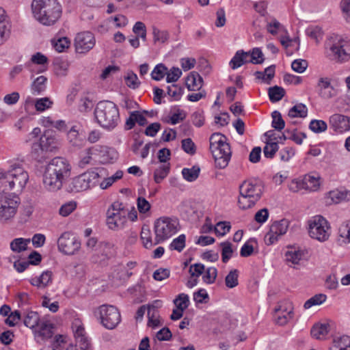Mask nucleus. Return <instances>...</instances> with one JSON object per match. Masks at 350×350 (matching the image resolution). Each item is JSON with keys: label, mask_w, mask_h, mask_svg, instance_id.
<instances>
[{"label": "nucleus", "mask_w": 350, "mask_h": 350, "mask_svg": "<svg viewBox=\"0 0 350 350\" xmlns=\"http://www.w3.org/2000/svg\"><path fill=\"white\" fill-rule=\"evenodd\" d=\"M113 244L110 242H100L98 245L100 252H102V255L106 258H110L113 255L114 249Z\"/></svg>", "instance_id": "nucleus-50"}, {"label": "nucleus", "mask_w": 350, "mask_h": 350, "mask_svg": "<svg viewBox=\"0 0 350 350\" xmlns=\"http://www.w3.org/2000/svg\"><path fill=\"white\" fill-rule=\"evenodd\" d=\"M330 128L338 133H343L350 130V117L334 114L329 118Z\"/></svg>", "instance_id": "nucleus-20"}, {"label": "nucleus", "mask_w": 350, "mask_h": 350, "mask_svg": "<svg viewBox=\"0 0 350 350\" xmlns=\"http://www.w3.org/2000/svg\"><path fill=\"white\" fill-rule=\"evenodd\" d=\"M327 123L321 120H313L310 122L309 129L315 133H320L326 131Z\"/></svg>", "instance_id": "nucleus-45"}, {"label": "nucleus", "mask_w": 350, "mask_h": 350, "mask_svg": "<svg viewBox=\"0 0 350 350\" xmlns=\"http://www.w3.org/2000/svg\"><path fill=\"white\" fill-rule=\"evenodd\" d=\"M185 85L186 88L193 86L202 88L203 85V79L197 72H191L185 79Z\"/></svg>", "instance_id": "nucleus-30"}, {"label": "nucleus", "mask_w": 350, "mask_h": 350, "mask_svg": "<svg viewBox=\"0 0 350 350\" xmlns=\"http://www.w3.org/2000/svg\"><path fill=\"white\" fill-rule=\"evenodd\" d=\"M329 350H350V337L344 335L334 339Z\"/></svg>", "instance_id": "nucleus-25"}, {"label": "nucleus", "mask_w": 350, "mask_h": 350, "mask_svg": "<svg viewBox=\"0 0 350 350\" xmlns=\"http://www.w3.org/2000/svg\"><path fill=\"white\" fill-rule=\"evenodd\" d=\"M272 126L278 130L281 131L285 126V122L282 118L280 113L278 111H275L272 113Z\"/></svg>", "instance_id": "nucleus-54"}, {"label": "nucleus", "mask_w": 350, "mask_h": 350, "mask_svg": "<svg viewBox=\"0 0 350 350\" xmlns=\"http://www.w3.org/2000/svg\"><path fill=\"white\" fill-rule=\"evenodd\" d=\"M306 106L303 104L293 106L288 111V116L291 118H304L306 116Z\"/></svg>", "instance_id": "nucleus-51"}, {"label": "nucleus", "mask_w": 350, "mask_h": 350, "mask_svg": "<svg viewBox=\"0 0 350 350\" xmlns=\"http://www.w3.org/2000/svg\"><path fill=\"white\" fill-rule=\"evenodd\" d=\"M285 94V89H268L269 97L272 103L280 100Z\"/></svg>", "instance_id": "nucleus-56"}, {"label": "nucleus", "mask_w": 350, "mask_h": 350, "mask_svg": "<svg viewBox=\"0 0 350 350\" xmlns=\"http://www.w3.org/2000/svg\"><path fill=\"white\" fill-rule=\"evenodd\" d=\"M31 152L32 157L39 162L42 161L46 157V154L47 152L44 150L38 141L33 143Z\"/></svg>", "instance_id": "nucleus-35"}, {"label": "nucleus", "mask_w": 350, "mask_h": 350, "mask_svg": "<svg viewBox=\"0 0 350 350\" xmlns=\"http://www.w3.org/2000/svg\"><path fill=\"white\" fill-rule=\"evenodd\" d=\"M185 235L180 234L177 238L174 239L170 244V248L172 250L181 252L185 246Z\"/></svg>", "instance_id": "nucleus-58"}, {"label": "nucleus", "mask_w": 350, "mask_h": 350, "mask_svg": "<svg viewBox=\"0 0 350 350\" xmlns=\"http://www.w3.org/2000/svg\"><path fill=\"white\" fill-rule=\"evenodd\" d=\"M40 317L38 312L34 311H28L24 318L23 322L25 326L31 329L38 325Z\"/></svg>", "instance_id": "nucleus-36"}, {"label": "nucleus", "mask_w": 350, "mask_h": 350, "mask_svg": "<svg viewBox=\"0 0 350 350\" xmlns=\"http://www.w3.org/2000/svg\"><path fill=\"white\" fill-rule=\"evenodd\" d=\"M53 102L47 97L38 99L36 101L35 107L37 111H43L52 105Z\"/></svg>", "instance_id": "nucleus-64"}, {"label": "nucleus", "mask_w": 350, "mask_h": 350, "mask_svg": "<svg viewBox=\"0 0 350 350\" xmlns=\"http://www.w3.org/2000/svg\"><path fill=\"white\" fill-rule=\"evenodd\" d=\"M12 25L10 20L0 24V46L3 45L10 37Z\"/></svg>", "instance_id": "nucleus-39"}, {"label": "nucleus", "mask_w": 350, "mask_h": 350, "mask_svg": "<svg viewBox=\"0 0 350 350\" xmlns=\"http://www.w3.org/2000/svg\"><path fill=\"white\" fill-rule=\"evenodd\" d=\"M340 239L338 241L342 243H350V220L347 221L340 225L338 229Z\"/></svg>", "instance_id": "nucleus-31"}, {"label": "nucleus", "mask_w": 350, "mask_h": 350, "mask_svg": "<svg viewBox=\"0 0 350 350\" xmlns=\"http://www.w3.org/2000/svg\"><path fill=\"white\" fill-rule=\"evenodd\" d=\"M96 39L90 31H83L77 34L75 38V51L78 53H86L95 46Z\"/></svg>", "instance_id": "nucleus-17"}, {"label": "nucleus", "mask_w": 350, "mask_h": 350, "mask_svg": "<svg viewBox=\"0 0 350 350\" xmlns=\"http://www.w3.org/2000/svg\"><path fill=\"white\" fill-rule=\"evenodd\" d=\"M238 277L239 271L237 269H232L230 271L225 278L226 286L229 288L236 287L239 284Z\"/></svg>", "instance_id": "nucleus-41"}, {"label": "nucleus", "mask_w": 350, "mask_h": 350, "mask_svg": "<svg viewBox=\"0 0 350 350\" xmlns=\"http://www.w3.org/2000/svg\"><path fill=\"white\" fill-rule=\"evenodd\" d=\"M52 329L51 324L43 323L38 332V335L42 336L43 339L50 338L53 335Z\"/></svg>", "instance_id": "nucleus-61"}, {"label": "nucleus", "mask_w": 350, "mask_h": 350, "mask_svg": "<svg viewBox=\"0 0 350 350\" xmlns=\"http://www.w3.org/2000/svg\"><path fill=\"white\" fill-rule=\"evenodd\" d=\"M293 306L288 301H282L275 308V321L280 325H285L293 317Z\"/></svg>", "instance_id": "nucleus-19"}, {"label": "nucleus", "mask_w": 350, "mask_h": 350, "mask_svg": "<svg viewBox=\"0 0 350 350\" xmlns=\"http://www.w3.org/2000/svg\"><path fill=\"white\" fill-rule=\"evenodd\" d=\"M322 179L318 173L308 174V192H316L320 190Z\"/></svg>", "instance_id": "nucleus-24"}, {"label": "nucleus", "mask_w": 350, "mask_h": 350, "mask_svg": "<svg viewBox=\"0 0 350 350\" xmlns=\"http://www.w3.org/2000/svg\"><path fill=\"white\" fill-rule=\"evenodd\" d=\"M77 208V203L74 201L68 202L63 204L59 210V213L63 217H66L72 213Z\"/></svg>", "instance_id": "nucleus-59"}, {"label": "nucleus", "mask_w": 350, "mask_h": 350, "mask_svg": "<svg viewBox=\"0 0 350 350\" xmlns=\"http://www.w3.org/2000/svg\"><path fill=\"white\" fill-rule=\"evenodd\" d=\"M325 55L338 63H345L350 59V40L338 34H331L325 42Z\"/></svg>", "instance_id": "nucleus-4"}, {"label": "nucleus", "mask_w": 350, "mask_h": 350, "mask_svg": "<svg viewBox=\"0 0 350 350\" xmlns=\"http://www.w3.org/2000/svg\"><path fill=\"white\" fill-rule=\"evenodd\" d=\"M288 226L289 221L285 219L274 221L265 237V243L271 245L276 243L280 237L286 233Z\"/></svg>", "instance_id": "nucleus-16"}, {"label": "nucleus", "mask_w": 350, "mask_h": 350, "mask_svg": "<svg viewBox=\"0 0 350 350\" xmlns=\"http://www.w3.org/2000/svg\"><path fill=\"white\" fill-rule=\"evenodd\" d=\"M200 171V168L197 165H194L191 168H183L182 174L186 180L193 182L198 178Z\"/></svg>", "instance_id": "nucleus-38"}, {"label": "nucleus", "mask_w": 350, "mask_h": 350, "mask_svg": "<svg viewBox=\"0 0 350 350\" xmlns=\"http://www.w3.org/2000/svg\"><path fill=\"white\" fill-rule=\"evenodd\" d=\"M21 200L17 196L9 194L7 191L0 193V223L8 224L15 217Z\"/></svg>", "instance_id": "nucleus-8"}, {"label": "nucleus", "mask_w": 350, "mask_h": 350, "mask_svg": "<svg viewBox=\"0 0 350 350\" xmlns=\"http://www.w3.org/2000/svg\"><path fill=\"white\" fill-rule=\"evenodd\" d=\"M280 42L282 45L286 49L287 55H291L293 53V50L289 51L288 48H293V49H297V40L291 39L288 36L282 37L280 39Z\"/></svg>", "instance_id": "nucleus-53"}, {"label": "nucleus", "mask_w": 350, "mask_h": 350, "mask_svg": "<svg viewBox=\"0 0 350 350\" xmlns=\"http://www.w3.org/2000/svg\"><path fill=\"white\" fill-rule=\"evenodd\" d=\"M278 142H266V145L263 148V153L267 158H273L278 150Z\"/></svg>", "instance_id": "nucleus-44"}, {"label": "nucleus", "mask_w": 350, "mask_h": 350, "mask_svg": "<svg viewBox=\"0 0 350 350\" xmlns=\"http://www.w3.org/2000/svg\"><path fill=\"white\" fill-rule=\"evenodd\" d=\"M51 42L55 50L59 53L64 52L70 44L69 39L66 37L59 38L57 40L54 39Z\"/></svg>", "instance_id": "nucleus-43"}, {"label": "nucleus", "mask_w": 350, "mask_h": 350, "mask_svg": "<svg viewBox=\"0 0 350 350\" xmlns=\"http://www.w3.org/2000/svg\"><path fill=\"white\" fill-rule=\"evenodd\" d=\"M38 142L46 152L52 151L53 147L51 145L54 142L53 137L43 135L40 137Z\"/></svg>", "instance_id": "nucleus-63"}, {"label": "nucleus", "mask_w": 350, "mask_h": 350, "mask_svg": "<svg viewBox=\"0 0 350 350\" xmlns=\"http://www.w3.org/2000/svg\"><path fill=\"white\" fill-rule=\"evenodd\" d=\"M127 210L122 203L113 202L107 211V224L111 230L122 228L127 221Z\"/></svg>", "instance_id": "nucleus-11"}, {"label": "nucleus", "mask_w": 350, "mask_h": 350, "mask_svg": "<svg viewBox=\"0 0 350 350\" xmlns=\"http://www.w3.org/2000/svg\"><path fill=\"white\" fill-rule=\"evenodd\" d=\"M158 310L154 305L148 306V325L150 327H155L160 325Z\"/></svg>", "instance_id": "nucleus-34"}, {"label": "nucleus", "mask_w": 350, "mask_h": 350, "mask_svg": "<svg viewBox=\"0 0 350 350\" xmlns=\"http://www.w3.org/2000/svg\"><path fill=\"white\" fill-rule=\"evenodd\" d=\"M209 141L210 150L216 166L220 169L225 168L231 157V150L226 142V137L219 133H215L211 135Z\"/></svg>", "instance_id": "nucleus-6"}, {"label": "nucleus", "mask_w": 350, "mask_h": 350, "mask_svg": "<svg viewBox=\"0 0 350 350\" xmlns=\"http://www.w3.org/2000/svg\"><path fill=\"white\" fill-rule=\"evenodd\" d=\"M202 280L206 284H213L217 275V270L215 267H208L204 271Z\"/></svg>", "instance_id": "nucleus-49"}, {"label": "nucleus", "mask_w": 350, "mask_h": 350, "mask_svg": "<svg viewBox=\"0 0 350 350\" xmlns=\"http://www.w3.org/2000/svg\"><path fill=\"white\" fill-rule=\"evenodd\" d=\"M331 321L323 320L315 323L310 329V336L317 340H324L331 330Z\"/></svg>", "instance_id": "nucleus-21"}, {"label": "nucleus", "mask_w": 350, "mask_h": 350, "mask_svg": "<svg viewBox=\"0 0 350 350\" xmlns=\"http://www.w3.org/2000/svg\"><path fill=\"white\" fill-rule=\"evenodd\" d=\"M328 196L334 203L338 204L342 200H350V191H331Z\"/></svg>", "instance_id": "nucleus-33"}, {"label": "nucleus", "mask_w": 350, "mask_h": 350, "mask_svg": "<svg viewBox=\"0 0 350 350\" xmlns=\"http://www.w3.org/2000/svg\"><path fill=\"white\" fill-rule=\"evenodd\" d=\"M85 152L88 154H95L102 163H111L117 157V152L114 149L105 146H92L85 149Z\"/></svg>", "instance_id": "nucleus-18"}, {"label": "nucleus", "mask_w": 350, "mask_h": 350, "mask_svg": "<svg viewBox=\"0 0 350 350\" xmlns=\"http://www.w3.org/2000/svg\"><path fill=\"white\" fill-rule=\"evenodd\" d=\"M59 250L67 255H72L81 247V242L70 232H64L58 239Z\"/></svg>", "instance_id": "nucleus-15"}, {"label": "nucleus", "mask_w": 350, "mask_h": 350, "mask_svg": "<svg viewBox=\"0 0 350 350\" xmlns=\"http://www.w3.org/2000/svg\"><path fill=\"white\" fill-rule=\"evenodd\" d=\"M178 221L169 217H161L154 224V244L170 239L178 231Z\"/></svg>", "instance_id": "nucleus-9"}, {"label": "nucleus", "mask_w": 350, "mask_h": 350, "mask_svg": "<svg viewBox=\"0 0 350 350\" xmlns=\"http://www.w3.org/2000/svg\"><path fill=\"white\" fill-rule=\"evenodd\" d=\"M221 247L222 262L226 263L232 257L233 254L232 245L230 242L225 241L220 243Z\"/></svg>", "instance_id": "nucleus-42"}, {"label": "nucleus", "mask_w": 350, "mask_h": 350, "mask_svg": "<svg viewBox=\"0 0 350 350\" xmlns=\"http://www.w3.org/2000/svg\"><path fill=\"white\" fill-rule=\"evenodd\" d=\"M140 237L144 247L146 249H150L152 246L157 245L154 244V240L152 241L151 231L147 226H144L142 227Z\"/></svg>", "instance_id": "nucleus-28"}, {"label": "nucleus", "mask_w": 350, "mask_h": 350, "mask_svg": "<svg viewBox=\"0 0 350 350\" xmlns=\"http://www.w3.org/2000/svg\"><path fill=\"white\" fill-rule=\"evenodd\" d=\"M29 243V239L16 238L11 241L10 249L14 252L20 253L27 249V245Z\"/></svg>", "instance_id": "nucleus-27"}, {"label": "nucleus", "mask_w": 350, "mask_h": 350, "mask_svg": "<svg viewBox=\"0 0 350 350\" xmlns=\"http://www.w3.org/2000/svg\"><path fill=\"white\" fill-rule=\"evenodd\" d=\"M170 172V166L168 165H163L154 171V179L157 183H161L168 174Z\"/></svg>", "instance_id": "nucleus-47"}, {"label": "nucleus", "mask_w": 350, "mask_h": 350, "mask_svg": "<svg viewBox=\"0 0 350 350\" xmlns=\"http://www.w3.org/2000/svg\"><path fill=\"white\" fill-rule=\"evenodd\" d=\"M283 81L286 85H298L303 81V77L286 73L283 76Z\"/></svg>", "instance_id": "nucleus-55"}, {"label": "nucleus", "mask_w": 350, "mask_h": 350, "mask_svg": "<svg viewBox=\"0 0 350 350\" xmlns=\"http://www.w3.org/2000/svg\"><path fill=\"white\" fill-rule=\"evenodd\" d=\"M101 172L102 169L94 168L73 178L68 185L69 191L77 193L94 187Z\"/></svg>", "instance_id": "nucleus-10"}, {"label": "nucleus", "mask_w": 350, "mask_h": 350, "mask_svg": "<svg viewBox=\"0 0 350 350\" xmlns=\"http://www.w3.org/2000/svg\"><path fill=\"white\" fill-rule=\"evenodd\" d=\"M306 174L301 176L297 178L293 179L288 185L290 191L294 193L299 192L302 189H306Z\"/></svg>", "instance_id": "nucleus-29"}, {"label": "nucleus", "mask_w": 350, "mask_h": 350, "mask_svg": "<svg viewBox=\"0 0 350 350\" xmlns=\"http://www.w3.org/2000/svg\"><path fill=\"white\" fill-rule=\"evenodd\" d=\"M69 129L67 131L66 139L70 148L79 150L86 145V133L81 124L79 122H68Z\"/></svg>", "instance_id": "nucleus-12"}, {"label": "nucleus", "mask_w": 350, "mask_h": 350, "mask_svg": "<svg viewBox=\"0 0 350 350\" xmlns=\"http://www.w3.org/2000/svg\"><path fill=\"white\" fill-rule=\"evenodd\" d=\"M275 66L271 65L265 69L264 71H256L254 76L256 79L260 80L266 84H269L272 79L275 76Z\"/></svg>", "instance_id": "nucleus-23"}, {"label": "nucleus", "mask_w": 350, "mask_h": 350, "mask_svg": "<svg viewBox=\"0 0 350 350\" xmlns=\"http://www.w3.org/2000/svg\"><path fill=\"white\" fill-rule=\"evenodd\" d=\"M182 148L185 152L191 155H193L196 150V146L191 138L182 140Z\"/></svg>", "instance_id": "nucleus-62"}, {"label": "nucleus", "mask_w": 350, "mask_h": 350, "mask_svg": "<svg viewBox=\"0 0 350 350\" xmlns=\"http://www.w3.org/2000/svg\"><path fill=\"white\" fill-rule=\"evenodd\" d=\"M29 179V175L20 166H14L10 170H0L1 191H7L9 194L17 196L22 192Z\"/></svg>", "instance_id": "nucleus-3"}, {"label": "nucleus", "mask_w": 350, "mask_h": 350, "mask_svg": "<svg viewBox=\"0 0 350 350\" xmlns=\"http://www.w3.org/2000/svg\"><path fill=\"white\" fill-rule=\"evenodd\" d=\"M182 74V70L178 67L173 66L170 69L167 68V73L165 75L167 83L176 82L181 77Z\"/></svg>", "instance_id": "nucleus-40"}, {"label": "nucleus", "mask_w": 350, "mask_h": 350, "mask_svg": "<svg viewBox=\"0 0 350 350\" xmlns=\"http://www.w3.org/2000/svg\"><path fill=\"white\" fill-rule=\"evenodd\" d=\"M97 122L104 129L112 130L120 121L119 109L117 105L109 100L100 101L94 110Z\"/></svg>", "instance_id": "nucleus-5"}, {"label": "nucleus", "mask_w": 350, "mask_h": 350, "mask_svg": "<svg viewBox=\"0 0 350 350\" xmlns=\"http://www.w3.org/2000/svg\"><path fill=\"white\" fill-rule=\"evenodd\" d=\"M99 314L103 325L109 329L115 328L120 322L121 317L118 308L111 305L99 307Z\"/></svg>", "instance_id": "nucleus-14"}, {"label": "nucleus", "mask_w": 350, "mask_h": 350, "mask_svg": "<svg viewBox=\"0 0 350 350\" xmlns=\"http://www.w3.org/2000/svg\"><path fill=\"white\" fill-rule=\"evenodd\" d=\"M250 53V62L258 64H261L264 61L263 53L260 49L259 48H254L252 51H249Z\"/></svg>", "instance_id": "nucleus-48"}, {"label": "nucleus", "mask_w": 350, "mask_h": 350, "mask_svg": "<svg viewBox=\"0 0 350 350\" xmlns=\"http://www.w3.org/2000/svg\"><path fill=\"white\" fill-rule=\"evenodd\" d=\"M133 31L136 36L140 37L144 41L146 40V27L144 23L136 22L133 27Z\"/></svg>", "instance_id": "nucleus-57"}, {"label": "nucleus", "mask_w": 350, "mask_h": 350, "mask_svg": "<svg viewBox=\"0 0 350 350\" xmlns=\"http://www.w3.org/2000/svg\"><path fill=\"white\" fill-rule=\"evenodd\" d=\"M123 176V172L121 170H118L113 176L111 177L105 178L100 184V187L103 189H105L110 187L115 181L122 178Z\"/></svg>", "instance_id": "nucleus-52"}, {"label": "nucleus", "mask_w": 350, "mask_h": 350, "mask_svg": "<svg viewBox=\"0 0 350 350\" xmlns=\"http://www.w3.org/2000/svg\"><path fill=\"white\" fill-rule=\"evenodd\" d=\"M287 247L291 249V250H288L285 252L286 262L288 263L291 262L293 265H298L301 260L302 252L299 250H293V247L291 245H288Z\"/></svg>", "instance_id": "nucleus-32"}, {"label": "nucleus", "mask_w": 350, "mask_h": 350, "mask_svg": "<svg viewBox=\"0 0 350 350\" xmlns=\"http://www.w3.org/2000/svg\"><path fill=\"white\" fill-rule=\"evenodd\" d=\"M308 234L310 237L320 242L328 240L330 226L328 221L321 215H316L308 222Z\"/></svg>", "instance_id": "nucleus-13"}, {"label": "nucleus", "mask_w": 350, "mask_h": 350, "mask_svg": "<svg viewBox=\"0 0 350 350\" xmlns=\"http://www.w3.org/2000/svg\"><path fill=\"white\" fill-rule=\"evenodd\" d=\"M339 8L343 19L348 23H350V0H340Z\"/></svg>", "instance_id": "nucleus-46"}, {"label": "nucleus", "mask_w": 350, "mask_h": 350, "mask_svg": "<svg viewBox=\"0 0 350 350\" xmlns=\"http://www.w3.org/2000/svg\"><path fill=\"white\" fill-rule=\"evenodd\" d=\"M240 197L238 200L239 208L245 210L254 206L262 196L263 186L260 183L244 181L239 187Z\"/></svg>", "instance_id": "nucleus-7"}, {"label": "nucleus", "mask_w": 350, "mask_h": 350, "mask_svg": "<svg viewBox=\"0 0 350 350\" xmlns=\"http://www.w3.org/2000/svg\"><path fill=\"white\" fill-rule=\"evenodd\" d=\"M167 73V66L162 64H157L150 73L152 80L159 81L162 80Z\"/></svg>", "instance_id": "nucleus-37"}, {"label": "nucleus", "mask_w": 350, "mask_h": 350, "mask_svg": "<svg viewBox=\"0 0 350 350\" xmlns=\"http://www.w3.org/2000/svg\"><path fill=\"white\" fill-rule=\"evenodd\" d=\"M71 166L63 157H55L46 166L43 184L46 189L55 191L60 189L64 181L70 175Z\"/></svg>", "instance_id": "nucleus-1"}, {"label": "nucleus", "mask_w": 350, "mask_h": 350, "mask_svg": "<svg viewBox=\"0 0 350 350\" xmlns=\"http://www.w3.org/2000/svg\"><path fill=\"white\" fill-rule=\"evenodd\" d=\"M31 10L34 18L46 26L53 25L62 14V5L57 0H33Z\"/></svg>", "instance_id": "nucleus-2"}, {"label": "nucleus", "mask_w": 350, "mask_h": 350, "mask_svg": "<svg viewBox=\"0 0 350 350\" xmlns=\"http://www.w3.org/2000/svg\"><path fill=\"white\" fill-rule=\"evenodd\" d=\"M230 222L219 221L214 228L215 232L218 236H224L230 230Z\"/></svg>", "instance_id": "nucleus-60"}, {"label": "nucleus", "mask_w": 350, "mask_h": 350, "mask_svg": "<svg viewBox=\"0 0 350 350\" xmlns=\"http://www.w3.org/2000/svg\"><path fill=\"white\" fill-rule=\"evenodd\" d=\"M249 58L250 53L245 52L243 50H239L230 61L229 65L232 69H237L245 64L250 63Z\"/></svg>", "instance_id": "nucleus-22"}, {"label": "nucleus", "mask_w": 350, "mask_h": 350, "mask_svg": "<svg viewBox=\"0 0 350 350\" xmlns=\"http://www.w3.org/2000/svg\"><path fill=\"white\" fill-rule=\"evenodd\" d=\"M323 34L324 32L319 26L310 25L308 27V37L317 44L323 40Z\"/></svg>", "instance_id": "nucleus-26"}]
</instances>
